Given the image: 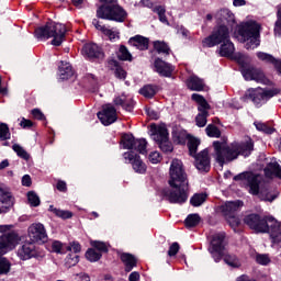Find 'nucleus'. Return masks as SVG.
<instances>
[{"mask_svg": "<svg viewBox=\"0 0 281 281\" xmlns=\"http://www.w3.org/2000/svg\"><path fill=\"white\" fill-rule=\"evenodd\" d=\"M169 188L162 190L164 196L169 203H186L190 194V182L188 173L183 168V162L179 159H173L169 169Z\"/></svg>", "mask_w": 281, "mask_h": 281, "instance_id": "obj_1", "label": "nucleus"}, {"mask_svg": "<svg viewBox=\"0 0 281 281\" xmlns=\"http://www.w3.org/2000/svg\"><path fill=\"white\" fill-rule=\"evenodd\" d=\"M214 158L220 166L228 164V161H234L238 159V156L249 157L254 153V140L251 138H246L240 143H233L227 146L225 143L218 140L213 142Z\"/></svg>", "mask_w": 281, "mask_h": 281, "instance_id": "obj_2", "label": "nucleus"}, {"mask_svg": "<svg viewBox=\"0 0 281 281\" xmlns=\"http://www.w3.org/2000/svg\"><path fill=\"white\" fill-rule=\"evenodd\" d=\"M234 47V43H232V40H228L227 42H224L220 47V56H223L224 58H232L233 60H236L238 65L241 67V75L245 78V80H255L256 82H267V79L265 78V74L262 70L258 68H254L249 66V63H251V58L249 56L236 53Z\"/></svg>", "mask_w": 281, "mask_h": 281, "instance_id": "obj_3", "label": "nucleus"}, {"mask_svg": "<svg viewBox=\"0 0 281 281\" xmlns=\"http://www.w3.org/2000/svg\"><path fill=\"white\" fill-rule=\"evenodd\" d=\"M244 223L261 234H270L272 243H281V224L272 216L261 218L258 214H250L244 218Z\"/></svg>", "mask_w": 281, "mask_h": 281, "instance_id": "obj_4", "label": "nucleus"}, {"mask_svg": "<svg viewBox=\"0 0 281 281\" xmlns=\"http://www.w3.org/2000/svg\"><path fill=\"white\" fill-rule=\"evenodd\" d=\"M234 181H244L249 188V193L259 196L261 201L272 203L278 199V192H271L267 188H262V177L251 171H245L234 177Z\"/></svg>", "mask_w": 281, "mask_h": 281, "instance_id": "obj_5", "label": "nucleus"}, {"mask_svg": "<svg viewBox=\"0 0 281 281\" xmlns=\"http://www.w3.org/2000/svg\"><path fill=\"white\" fill-rule=\"evenodd\" d=\"M65 34H67V26L56 22H48L45 26L35 30V38H38L40 41L53 38L52 45L55 47H60V45H63Z\"/></svg>", "mask_w": 281, "mask_h": 281, "instance_id": "obj_6", "label": "nucleus"}, {"mask_svg": "<svg viewBox=\"0 0 281 281\" xmlns=\"http://www.w3.org/2000/svg\"><path fill=\"white\" fill-rule=\"evenodd\" d=\"M19 245V235L16 233H8L0 237V276H8L12 270V262L3 257L8 251H12Z\"/></svg>", "mask_w": 281, "mask_h": 281, "instance_id": "obj_7", "label": "nucleus"}, {"mask_svg": "<svg viewBox=\"0 0 281 281\" xmlns=\"http://www.w3.org/2000/svg\"><path fill=\"white\" fill-rule=\"evenodd\" d=\"M101 3L97 9V18L105 21H116V23H124L126 20V11L122 9L115 0H99Z\"/></svg>", "mask_w": 281, "mask_h": 281, "instance_id": "obj_8", "label": "nucleus"}, {"mask_svg": "<svg viewBox=\"0 0 281 281\" xmlns=\"http://www.w3.org/2000/svg\"><path fill=\"white\" fill-rule=\"evenodd\" d=\"M238 34V40L245 43L247 49H256L260 46V24L246 22L240 25Z\"/></svg>", "mask_w": 281, "mask_h": 281, "instance_id": "obj_9", "label": "nucleus"}, {"mask_svg": "<svg viewBox=\"0 0 281 281\" xmlns=\"http://www.w3.org/2000/svg\"><path fill=\"white\" fill-rule=\"evenodd\" d=\"M280 89H262V88H250L246 91L244 95L245 102H254L255 106L260 108L262 104H267L271 98L278 95Z\"/></svg>", "mask_w": 281, "mask_h": 281, "instance_id": "obj_10", "label": "nucleus"}, {"mask_svg": "<svg viewBox=\"0 0 281 281\" xmlns=\"http://www.w3.org/2000/svg\"><path fill=\"white\" fill-rule=\"evenodd\" d=\"M150 133L154 142H157L160 150L162 153H172L173 147L172 143H170L168 128L166 127V124H151L150 125Z\"/></svg>", "mask_w": 281, "mask_h": 281, "instance_id": "obj_11", "label": "nucleus"}, {"mask_svg": "<svg viewBox=\"0 0 281 281\" xmlns=\"http://www.w3.org/2000/svg\"><path fill=\"white\" fill-rule=\"evenodd\" d=\"M229 41V27L217 25L213 29L211 35L202 41L203 47H216Z\"/></svg>", "mask_w": 281, "mask_h": 281, "instance_id": "obj_12", "label": "nucleus"}, {"mask_svg": "<svg viewBox=\"0 0 281 281\" xmlns=\"http://www.w3.org/2000/svg\"><path fill=\"white\" fill-rule=\"evenodd\" d=\"M191 100L196 102L199 114L195 116V124L199 128H203L207 124V117H210V103L207 100L199 93H193Z\"/></svg>", "mask_w": 281, "mask_h": 281, "instance_id": "obj_13", "label": "nucleus"}, {"mask_svg": "<svg viewBox=\"0 0 281 281\" xmlns=\"http://www.w3.org/2000/svg\"><path fill=\"white\" fill-rule=\"evenodd\" d=\"M227 246V241H225V233H217L213 235L209 252L215 262H221L223 257L225 256V247Z\"/></svg>", "mask_w": 281, "mask_h": 281, "instance_id": "obj_14", "label": "nucleus"}, {"mask_svg": "<svg viewBox=\"0 0 281 281\" xmlns=\"http://www.w3.org/2000/svg\"><path fill=\"white\" fill-rule=\"evenodd\" d=\"M147 142L144 138L135 139L133 134H124L121 139V145L124 150H136L140 155H146Z\"/></svg>", "mask_w": 281, "mask_h": 281, "instance_id": "obj_15", "label": "nucleus"}, {"mask_svg": "<svg viewBox=\"0 0 281 281\" xmlns=\"http://www.w3.org/2000/svg\"><path fill=\"white\" fill-rule=\"evenodd\" d=\"M29 238L33 243H47V231L42 223H34L27 229Z\"/></svg>", "mask_w": 281, "mask_h": 281, "instance_id": "obj_16", "label": "nucleus"}, {"mask_svg": "<svg viewBox=\"0 0 281 281\" xmlns=\"http://www.w3.org/2000/svg\"><path fill=\"white\" fill-rule=\"evenodd\" d=\"M0 205L3 214H8V211L14 207V196L10 192V189L3 184H0Z\"/></svg>", "mask_w": 281, "mask_h": 281, "instance_id": "obj_17", "label": "nucleus"}, {"mask_svg": "<svg viewBox=\"0 0 281 281\" xmlns=\"http://www.w3.org/2000/svg\"><path fill=\"white\" fill-rule=\"evenodd\" d=\"M97 115L103 126H111V124L117 121V111L111 104L103 105V110Z\"/></svg>", "mask_w": 281, "mask_h": 281, "instance_id": "obj_18", "label": "nucleus"}, {"mask_svg": "<svg viewBox=\"0 0 281 281\" xmlns=\"http://www.w3.org/2000/svg\"><path fill=\"white\" fill-rule=\"evenodd\" d=\"M123 158L125 164H132L133 170H135L138 175H144L146 172V164L142 161V158L134 151H127L123 154Z\"/></svg>", "mask_w": 281, "mask_h": 281, "instance_id": "obj_19", "label": "nucleus"}, {"mask_svg": "<svg viewBox=\"0 0 281 281\" xmlns=\"http://www.w3.org/2000/svg\"><path fill=\"white\" fill-rule=\"evenodd\" d=\"M195 161V168L200 172H210L211 162H210V153L207 149L200 151L198 155L193 156Z\"/></svg>", "mask_w": 281, "mask_h": 281, "instance_id": "obj_20", "label": "nucleus"}, {"mask_svg": "<svg viewBox=\"0 0 281 281\" xmlns=\"http://www.w3.org/2000/svg\"><path fill=\"white\" fill-rule=\"evenodd\" d=\"M37 256L36 247L32 243H26L18 249L20 260H31V258H36Z\"/></svg>", "mask_w": 281, "mask_h": 281, "instance_id": "obj_21", "label": "nucleus"}, {"mask_svg": "<svg viewBox=\"0 0 281 281\" xmlns=\"http://www.w3.org/2000/svg\"><path fill=\"white\" fill-rule=\"evenodd\" d=\"M92 25H94L95 30L102 32L104 36L109 38V41L115 42L120 41V31L116 29H109L102 24L97 19L92 20Z\"/></svg>", "mask_w": 281, "mask_h": 281, "instance_id": "obj_22", "label": "nucleus"}, {"mask_svg": "<svg viewBox=\"0 0 281 281\" xmlns=\"http://www.w3.org/2000/svg\"><path fill=\"white\" fill-rule=\"evenodd\" d=\"M155 71L162 76V78H170L172 76V71H175V67L169 63L164 61V59L157 58L154 63Z\"/></svg>", "mask_w": 281, "mask_h": 281, "instance_id": "obj_23", "label": "nucleus"}, {"mask_svg": "<svg viewBox=\"0 0 281 281\" xmlns=\"http://www.w3.org/2000/svg\"><path fill=\"white\" fill-rule=\"evenodd\" d=\"M81 54L85 58H102L104 56L102 48L93 43L86 44L81 49Z\"/></svg>", "mask_w": 281, "mask_h": 281, "instance_id": "obj_24", "label": "nucleus"}, {"mask_svg": "<svg viewBox=\"0 0 281 281\" xmlns=\"http://www.w3.org/2000/svg\"><path fill=\"white\" fill-rule=\"evenodd\" d=\"M215 21L217 25H225L227 27V25L234 23V13L229 9H222L216 12Z\"/></svg>", "mask_w": 281, "mask_h": 281, "instance_id": "obj_25", "label": "nucleus"}, {"mask_svg": "<svg viewBox=\"0 0 281 281\" xmlns=\"http://www.w3.org/2000/svg\"><path fill=\"white\" fill-rule=\"evenodd\" d=\"M243 207V202L240 201H229L220 206V210L224 216H232L236 214Z\"/></svg>", "mask_w": 281, "mask_h": 281, "instance_id": "obj_26", "label": "nucleus"}, {"mask_svg": "<svg viewBox=\"0 0 281 281\" xmlns=\"http://www.w3.org/2000/svg\"><path fill=\"white\" fill-rule=\"evenodd\" d=\"M263 172L268 179H273L276 177L277 179H281V166L276 161V159H272L267 167L263 169Z\"/></svg>", "mask_w": 281, "mask_h": 281, "instance_id": "obj_27", "label": "nucleus"}, {"mask_svg": "<svg viewBox=\"0 0 281 281\" xmlns=\"http://www.w3.org/2000/svg\"><path fill=\"white\" fill-rule=\"evenodd\" d=\"M187 87L191 91H203L205 89V81L195 75H192L189 80H187Z\"/></svg>", "mask_w": 281, "mask_h": 281, "instance_id": "obj_28", "label": "nucleus"}, {"mask_svg": "<svg viewBox=\"0 0 281 281\" xmlns=\"http://www.w3.org/2000/svg\"><path fill=\"white\" fill-rule=\"evenodd\" d=\"M59 80H69L74 76V68L70 63L61 61L58 69Z\"/></svg>", "mask_w": 281, "mask_h": 281, "instance_id": "obj_29", "label": "nucleus"}, {"mask_svg": "<svg viewBox=\"0 0 281 281\" xmlns=\"http://www.w3.org/2000/svg\"><path fill=\"white\" fill-rule=\"evenodd\" d=\"M128 43L132 47H136V49H139L140 52L148 49V38L142 35H136L130 38Z\"/></svg>", "mask_w": 281, "mask_h": 281, "instance_id": "obj_30", "label": "nucleus"}, {"mask_svg": "<svg viewBox=\"0 0 281 281\" xmlns=\"http://www.w3.org/2000/svg\"><path fill=\"white\" fill-rule=\"evenodd\" d=\"M121 260L125 266V271L128 273L131 271H133L134 267H137V259L135 258V256L128 254V252H123L121 255Z\"/></svg>", "mask_w": 281, "mask_h": 281, "instance_id": "obj_31", "label": "nucleus"}, {"mask_svg": "<svg viewBox=\"0 0 281 281\" xmlns=\"http://www.w3.org/2000/svg\"><path fill=\"white\" fill-rule=\"evenodd\" d=\"M257 58H259V60H262L263 63L273 65L277 69H278V67H280V60L277 59L276 57H273V55H271V54L258 52Z\"/></svg>", "mask_w": 281, "mask_h": 281, "instance_id": "obj_32", "label": "nucleus"}, {"mask_svg": "<svg viewBox=\"0 0 281 281\" xmlns=\"http://www.w3.org/2000/svg\"><path fill=\"white\" fill-rule=\"evenodd\" d=\"M109 67H111L112 69H115V71H114L115 78H119V80H126V72L120 66L117 60L111 59L109 61Z\"/></svg>", "mask_w": 281, "mask_h": 281, "instance_id": "obj_33", "label": "nucleus"}, {"mask_svg": "<svg viewBox=\"0 0 281 281\" xmlns=\"http://www.w3.org/2000/svg\"><path fill=\"white\" fill-rule=\"evenodd\" d=\"M224 262L228 265V267H233V269L240 267V260L236 255H224Z\"/></svg>", "mask_w": 281, "mask_h": 281, "instance_id": "obj_34", "label": "nucleus"}, {"mask_svg": "<svg viewBox=\"0 0 281 281\" xmlns=\"http://www.w3.org/2000/svg\"><path fill=\"white\" fill-rule=\"evenodd\" d=\"M205 199H207V195L205 193H195L191 200L190 203L193 205V207H199L200 205H203L205 203Z\"/></svg>", "mask_w": 281, "mask_h": 281, "instance_id": "obj_35", "label": "nucleus"}, {"mask_svg": "<svg viewBox=\"0 0 281 281\" xmlns=\"http://www.w3.org/2000/svg\"><path fill=\"white\" fill-rule=\"evenodd\" d=\"M187 227H196L201 223V216L196 213L188 215L184 221Z\"/></svg>", "mask_w": 281, "mask_h": 281, "instance_id": "obj_36", "label": "nucleus"}, {"mask_svg": "<svg viewBox=\"0 0 281 281\" xmlns=\"http://www.w3.org/2000/svg\"><path fill=\"white\" fill-rule=\"evenodd\" d=\"M86 258L90 262H98V260H100V258H102V252L95 250V248H90L86 252Z\"/></svg>", "mask_w": 281, "mask_h": 281, "instance_id": "obj_37", "label": "nucleus"}, {"mask_svg": "<svg viewBox=\"0 0 281 281\" xmlns=\"http://www.w3.org/2000/svg\"><path fill=\"white\" fill-rule=\"evenodd\" d=\"M48 210H49V212H53V214H55V216H58L59 218H71V216H74V214H71V212L56 209V207H54V205H49Z\"/></svg>", "mask_w": 281, "mask_h": 281, "instance_id": "obj_38", "label": "nucleus"}, {"mask_svg": "<svg viewBox=\"0 0 281 281\" xmlns=\"http://www.w3.org/2000/svg\"><path fill=\"white\" fill-rule=\"evenodd\" d=\"M154 49L158 52V54H170V47H168V44L166 42L156 41L154 42Z\"/></svg>", "mask_w": 281, "mask_h": 281, "instance_id": "obj_39", "label": "nucleus"}, {"mask_svg": "<svg viewBox=\"0 0 281 281\" xmlns=\"http://www.w3.org/2000/svg\"><path fill=\"white\" fill-rule=\"evenodd\" d=\"M27 201L31 207H38V205H41V198L34 191L27 193Z\"/></svg>", "mask_w": 281, "mask_h": 281, "instance_id": "obj_40", "label": "nucleus"}, {"mask_svg": "<svg viewBox=\"0 0 281 281\" xmlns=\"http://www.w3.org/2000/svg\"><path fill=\"white\" fill-rule=\"evenodd\" d=\"M154 12L158 14L160 23H165V25H170V23L168 22V18H166V9L164 7H155Z\"/></svg>", "mask_w": 281, "mask_h": 281, "instance_id": "obj_41", "label": "nucleus"}, {"mask_svg": "<svg viewBox=\"0 0 281 281\" xmlns=\"http://www.w3.org/2000/svg\"><path fill=\"white\" fill-rule=\"evenodd\" d=\"M12 134H10V127H8V124L0 123V139L1 142H5L10 139Z\"/></svg>", "mask_w": 281, "mask_h": 281, "instance_id": "obj_42", "label": "nucleus"}, {"mask_svg": "<svg viewBox=\"0 0 281 281\" xmlns=\"http://www.w3.org/2000/svg\"><path fill=\"white\" fill-rule=\"evenodd\" d=\"M200 144H201V142L196 138H191L188 142V148H189V153H190L191 157H195L198 155L196 150H198Z\"/></svg>", "mask_w": 281, "mask_h": 281, "instance_id": "obj_43", "label": "nucleus"}, {"mask_svg": "<svg viewBox=\"0 0 281 281\" xmlns=\"http://www.w3.org/2000/svg\"><path fill=\"white\" fill-rule=\"evenodd\" d=\"M12 150H14V153H16L18 157H21V159H25L27 161V159H30V154H27V151L19 144H14L12 146Z\"/></svg>", "mask_w": 281, "mask_h": 281, "instance_id": "obj_44", "label": "nucleus"}, {"mask_svg": "<svg viewBox=\"0 0 281 281\" xmlns=\"http://www.w3.org/2000/svg\"><path fill=\"white\" fill-rule=\"evenodd\" d=\"M140 95H144V98H153L155 93H157V90H155V87L148 85L143 87L139 90Z\"/></svg>", "mask_w": 281, "mask_h": 281, "instance_id": "obj_45", "label": "nucleus"}, {"mask_svg": "<svg viewBox=\"0 0 281 281\" xmlns=\"http://www.w3.org/2000/svg\"><path fill=\"white\" fill-rule=\"evenodd\" d=\"M256 262L262 267H267V265H271V257L268 254H258L256 256Z\"/></svg>", "mask_w": 281, "mask_h": 281, "instance_id": "obj_46", "label": "nucleus"}, {"mask_svg": "<svg viewBox=\"0 0 281 281\" xmlns=\"http://www.w3.org/2000/svg\"><path fill=\"white\" fill-rule=\"evenodd\" d=\"M91 245L99 254H106L109 251V245L106 243L94 240L91 241Z\"/></svg>", "mask_w": 281, "mask_h": 281, "instance_id": "obj_47", "label": "nucleus"}, {"mask_svg": "<svg viewBox=\"0 0 281 281\" xmlns=\"http://www.w3.org/2000/svg\"><path fill=\"white\" fill-rule=\"evenodd\" d=\"M120 60H133V56L126 46H121L117 53Z\"/></svg>", "mask_w": 281, "mask_h": 281, "instance_id": "obj_48", "label": "nucleus"}, {"mask_svg": "<svg viewBox=\"0 0 281 281\" xmlns=\"http://www.w3.org/2000/svg\"><path fill=\"white\" fill-rule=\"evenodd\" d=\"M206 135L209 137H221V130L216 125L210 124L205 128Z\"/></svg>", "mask_w": 281, "mask_h": 281, "instance_id": "obj_49", "label": "nucleus"}, {"mask_svg": "<svg viewBox=\"0 0 281 281\" xmlns=\"http://www.w3.org/2000/svg\"><path fill=\"white\" fill-rule=\"evenodd\" d=\"M225 218L233 229H236V227H238L240 225V218H238V216H236V214L226 215Z\"/></svg>", "mask_w": 281, "mask_h": 281, "instance_id": "obj_50", "label": "nucleus"}, {"mask_svg": "<svg viewBox=\"0 0 281 281\" xmlns=\"http://www.w3.org/2000/svg\"><path fill=\"white\" fill-rule=\"evenodd\" d=\"M80 262V257L76 254H69L66 257V263L68 265V267H76V263Z\"/></svg>", "mask_w": 281, "mask_h": 281, "instance_id": "obj_51", "label": "nucleus"}, {"mask_svg": "<svg viewBox=\"0 0 281 281\" xmlns=\"http://www.w3.org/2000/svg\"><path fill=\"white\" fill-rule=\"evenodd\" d=\"M278 20L274 24V34L281 36V4L278 7Z\"/></svg>", "mask_w": 281, "mask_h": 281, "instance_id": "obj_52", "label": "nucleus"}, {"mask_svg": "<svg viewBox=\"0 0 281 281\" xmlns=\"http://www.w3.org/2000/svg\"><path fill=\"white\" fill-rule=\"evenodd\" d=\"M67 251H71L72 254H80L82 247L78 241H72L66 247Z\"/></svg>", "mask_w": 281, "mask_h": 281, "instance_id": "obj_53", "label": "nucleus"}, {"mask_svg": "<svg viewBox=\"0 0 281 281\" xmlns=\"http://www.w3.org/2000/svg\"><path fill=\"white\" fill-rule=\"evenodd\" d=\"M255 126L257 128V131H261L262 133H266L267 135H271V133H273V128L267 126V124L265 123H255Z\"/></svg>", "mask_w": 281, "mask_h": 281, "instance_id": "obj_54", "label": "nucleus"}, {"mask_svg": "<svg viewBox=\"0 0 281 281\" xmlns=\"http://www.w3.org/2000/svg\"><path fill=\"white\" fill-rule=\"evenodd\" d=\"M149 161L150 164H159L161 161V154L159 151H151L149 154Z\"/></svg>", "mask_w": 281, "mask_h": 281, "instance_id": "obj_55", "label": "nucleus"}, {"mask_svg": "<svg viewBox=\"0 0 281 281\" xmlns=\"http://www.w3.org/2000/svg\"><path fill=\"white\" fill-rule=\"evenodd\" d=\"M179 243H173L171 244V246L169 247V250H168V256L172 257V256H177V254H179Z\"/></svg>", "mask_w": 281, "mask_h": 281, "instance_id": "obj_56", "label": "nucleus"}, {"mask_svg": "<svg viewBox=\"0 0 281 281\" xmlns=\"http://www.w3.org/2000/svg\"><path fill=\"white\" fill-rule=\"evenodd\" d=\"M65 246H63V243L60 241H53L52 249L55 251V254H63V249Z\"/></svg>", "mask_w": 281, "mask_h": 281, "instance_id": "obj_57", "label": "nucleus"}, {"mask_svg": "<svg viewBox=\"0 0 281 281\" xmlns=\"http://www.w3.org/2000/svg\"><path fill=\"white\" fill-rule=\"evenodd\" d=\"M113 102L116 106H125L126 95L123 94L122 97H115Z\"/></svg>", "mask_w": 281, "mask_h": 281, "instance_id": "obj_58", "label": "nucleus"}, {"mask_svg": "<svg viewBox=\"0 0 281 281\" xmlns=\"http://www.w3.org/2000/svg\"><path fill=\"white\" fill-rule=\"evenodd\" d=\"M180 36H182L183 38H188L190 36V31H188V29L183 27V26H179L178 27V32H177Z\"/></svg>", "mask_w": 281, "mask_h": 281, "instance_id": "obj_59", "label": "nucleus"}, {"mask_svg": "<svg viewBox=\"0 0 281 281\" xmlns=\"http://www.w3.org/2000/svg\"><path fill=\"white\" fill-rule=\"evenodd\" d=\"M32 115L35 117V120H45V114H43V112H41L38 109H34L32 111Z\"/></svg>", "mask_w": 281, "mask_h": 281, "instance_id": "obj_60", "label": "nucleus"}, {"mask_svg": "<svg viewBox=\"0 0 281 281\" xmlns=\"http://www.w3.org/2000/svg\"><path fill=\"white\" fill-rule=\"evenodd\" d=\"M22 186H25V188H30L32 186V178L30 175H25L22 177Z\"/></svg>", "mask_w": 281, "mask_h": 281, "instance_id": "obj_61", "label": "nucleus"}, {"mask_svg": "<svg viewBox=\"0 0 281 281\" xmlns=\"http://www.w3.org/2000/svg\"><path fill=\"white\" fill-rule=\"evenodd\" d=\"M77 281H91V278L87 273L77 274Z\"/></svg>", "mask_w": 281, "mask_h": 281, "instance_id": "obj_62", "label": "nucleus"}, {"mask_svg": "<svg viewBox=\"0 0 281 281\" xmlns=\"http://www.w3.org/2000/svg\"><path fill=\"white\" fill-rule=\"evenodd\" d=\"M20 126H22V128H31V126H32V121L23 119V120L20 122Z\"/></svg>", "mask_w": 281, "mask_h": 281, "instance_id": "obj_63", "label": "nucleus"}, {"mask_svg": "<svg viewBox=\"0 0 281 281\" xmlns=\"http://www.w3.org/2000/svg\"><path fill=\"white\" fill-rule=\"evenodd\" d=\"M128 280L130 281H139V272H137V271L132 272L128 277Z\"/></svg>", "mask_w": 281, "mask_h": 281, "instance_id": "obj_64", "label": "nucleus"}]
</instances>
